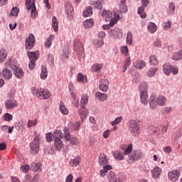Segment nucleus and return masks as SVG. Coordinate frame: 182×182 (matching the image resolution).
Wrapping results in <instances>:
<instances>
[{
    "label": "nucleus",
    "mask_w": 182,
    "mask_h": 182,
    "mask_svg": "<svg viewBox=\"0 0 182 182\" xmlns=\"http://www.w3.org/2000/svg\"><path fill=\"white\" fill-rule=\"evenodd\" d=\"M167 102V98L164 95H151L149 98V107L151 109H156L157 106H164Z\"/></svg>",
    "instance_id": "obj_1"
},
{
    "label": "nucleus",
    "mask_w": 182,
    "mask_h": 182,
    "mask_svg": "<svg viewBox=\"0 0 182 182\" xmlns=\"http://www.w3.org/2000/svg\"><path fill=\"white\" fill-rule=\"evenodd\" d=\"M102 15L107 22L110 21L111 26H114L119 21V14H117L116 11L112 13L110 11L104 10Z\"/></svg>",
    "instance_id": "obj_2"
},
{
    "label": "nucleus",
    "mask_w": 182,
    "mask_h": 182,
    "mask_svg": "<svg viewBox=\"0 0 182 182\" xmlns=\"http://www.w3.org/2000/svg\"><path fill=\"white\" fill-rule=\"evenodd\" d=\"M53 138L54 140V147L56 150H62L63 149V136L62 135V131L55 129L53 134Z\"/></svg>",
    "instance_id": "obj_3"
},
{
    "label": "nucleus",
    "mask_w": 182,
    "mask_h": 182,
    "mask_svg": "<svg viewBox=\"0 0 182 182\" xmlns=\"http://www.w3.org/2000/svg\"><path fill=\"white\" fill-rule=\"evenodd\" d=\"M38 52H33V51H28L27 55L28 57V59L30 60V63H28V68L31 70L33 69H35V67L36 66V60H38Z\"/></svg>",
    "instance_id": "obj_4"
},
{
    "label": "nucleus",
    "mask_w": 182,
    "mask_h": 182,
    "mask_svg": "<svg viewBox=\"0 0 182 182\" xmlns=\"http://www.w3.org/2000/svg\"><path fill=\"white\" fill-rule=\"evenodd\" d=\"M144 157L143 154V151L141 150H136L133 151L128 156V163H134V161H139V160H141Z\"/></svg>",
    "instance_id": "obj_5"
},
{
    "label": "nucleus",
    "mask_w": 182,
    "mask_h": 182,
    "mask_svg": "<svg viewBox=\"0 0 182 182\" xmlns=\"http://www.w3.org/2000/svg\"><path fill=\"white\" fill-rule=\"evenodd\" d=\"M129 132L132 136L137 137L140 135V126L136 121H131L129 127Z\"/></svg>",
    "instance_id": "obj_6"
},
{
    "label": "nucleus",
    "mask_w": 182,
    "mask_h": 182,
    "mask_svg": "<svg viewBox=\"0 0 182 182\" xmlns=\"http://www.w3.org/2000/svg\"><path fill=\"white\" fill-rule=\"evenodd\" d=\"M41 148L39 146V137L35 136L34 139L30 143V151L32 154H38Z\"/></svg>",
    "instance_id": "obj_7"
},
{
    "label": "nucleus",
    "mask_w": 182,
    "mask_h": 182,
    "mask_svg": "<svg viewBox=\"0 0 182 182\" xmlns=\"http://www.w3.org/2000/svg\"><path fill=\"white\" fill-rule=\"evenodd\" d=\"M26 8L28 11L31 10V18H36L37 12L36 7L35 6V3L32 2V0H26Z\"/></svg>",
    "instance_id": "obj_8"
},
{
    "label": "nucleus",
    "mask_w": 182,
    "mask_h": 182,
    "mask_svg": "<svg viewBox=\"0 0 182 182\" xmlns=\"http://www.w3.org/2000/svg\"><path fill=\"white\" fill-rule=\"evenodd\" d=\"M35 43V36H33L32 33L29 34L28 37L26 40L25 48L26 50H31V49H33Z\"/></svg>",
    "instance_id": "obj_9"
},
{
    "label": "nucleus",
    "mask_w": 182,
    "mask_h": 182,
    "mask_svg": "<svg viewBox=\"0 0 182 182\" xmlns=\"http://www.w3.org/2000/svg\"><path fill=\"white\" fill-rule=\"evenodd\" d=\"M63 132H64V139L67 141H70V143L74 145V144H77V139L76 137H70V132L69 131V129L68 127H65L63 129Z\"/></svg>",
    "instance_id": "obj_10"
},
{
    "label": "nucleus",
    "mask_w": 182,
    "mask_h": 182,
    "mask_svg": "<svg viewBox=\"0 0 182 182\" xmlns=\"http://www.w3.org/2000/svg\"><path fill=\"white\" fill-rule=\"evenodd\" d=\"M9 66L14 70L16 77H18V79H22V77H23V70L18 68V65L11 63Z\"/></svg>",
    "instance_id": "obj_11"
},
{
    "label": "nucleus",
    "mask_w": 182,
    "mask_h": 182,
    "mask_svg": "<svg viewBox=\"0 0 182 182\" xmlns=\"http://www.w3.org/2000/svg\"><path fill=\"white\" fill-rule=\"evenodd\" d=\"M142 6L138 8V14L140 17L144 18H146V13H144V8L149 5V0H141Z\"/></svg>",
    "instance_id": "obj_12"
},
{
    "label": "nucleus",
    "mask_w": 182,
    "mask_h": 182,
    "mask_svg": "<svg viewBox=\"0 0 182 182\" xmlns=\"http://www.w3.org/2000/svg\"><path fill=\"white\" fill-rule=\"evenodd\" d=\"M179 177L180 171H178V170L171 171L168 173V178L171 180V181H177Z\"/></svg>",
    "instance_id": "obj_13"
},
{
    "label": "nucleus",
    "mask_w": 182,
    "mask_h": 182,
    "mask_svg": "<svg viewBox=\"0 0 182 182\" xmlns=\"http://www.w3.org/2000/svg\"><path fill=\"white\" fill-rule=\"evenodd\" d=\"M5 107L8 110H11L18 107V102L14 99H9L5 102Z\"/></svg>",
    "instance_id": "obj_14"
},
{
    "label": "nucleus",
    "mask_w": 182,
    "mask_h": 182,
    "mask_svg": "<svg viewBox=\"0 0 182 182\" xmlns=\"http://www.w3.org/2000/svg\"><path fill=\"white\" fill-rule=\"evenodd\" d=\"M74 50L77 52V53H80V52H83V45L80 42V40L75 39L74 41Z\"/></svg>",
    "instance_id": "obj_15"
},
{
    "label": "nucleus",
    "mask_w": 182,
    "mask_h": 182,
    "mask_svg": "<svg viewBox=\"0 0 182 182\" xmlns=\"http://www.w3.org/2000/svg\"><path fill=\"white\" fill-rule=\"evenodd\" d=\"M100 85L99 87L102 90V92H107L109 89V80L107 79H101L100 80Z\"/></svg>",
    "instance_id": "obj_16"
},
{
    "label": "nucleus",
    "mask_w": 182,
    "mask_h": 182,
    "mask_svg": "<svg viewBox=\"0 0 182 182\" xmlns=\"http://www.w3.org/2000/svg\"><path fill=\"white\" fill-rule=\"evenodd\" d=\"M98 163L100 166H107L109 164V159H107V156L105 154H101L99 156Z\"/></svg>",
    "instance_id": "obj_17"
},
{
    "label": "nucleus",
    "mask_w": 182,
    "mask_h": 182,
    "mask_svg": "<svg viewBox=\"0 0 182 182\" xmlns=\"http://www.w3.org/2000/svg\"><path fill=\"white\" fill-rule=\"evenodd\" d=\"M39 97L40 99H43V100L49 99V97H50V92L48 90L40 89Z\"/></svg>",
    "instance_id": "obj_18"
},
{
    "label": "nucleus",
    "mask_w": 182,
    "mask_h": 182,
    "mask_svg": "<svg viewBox=\"0 0 182 182\" xmlns=\"http://www.w3.org/2000/svg\"><path fill=\"white\" fill-rule=\"evenodd\" d=\"M107 178L109 182H121L120 179L116 176V173L112 171L107 174Z\"/></svg>",
    "instance_id": "obj_19"
},
{
    "label": "nucleus",
    "mask_w": 182,
    "mask_h": 182,
    "mask_svg": "<svg viewBox=\"0 0 182 182\" xmlns=\"http://www.w3.org/2000/svg\"><path fill=\"white\" fill-rule=\"evenodd\" d=\"M89 102V97L87 95L84 94L81 96V100H80V107L82 109H85L86 106L87 105V102Z\"/></svg>",
    "instance_id": "obj_20"
},
{
    "label": "nucleus",
    "mask_w": 182,
    "mask_h": 182,
    "mask_svg": "<svg viewBox=\"0 0 182 182\" xmlns=\"http://www.w3.org/2000/svg\"><path fill=\"white\" fill-rule=\"evenodd\" d=\"M151 174L153 178L156 180V178H159V177H160V174H161V169L159 166H156L151 170Z\"/></svg>",
    "instance_id": "obj_21"
},
{
    "label": "nucleus",
    "mask_w": 182,
    "mask_h": 182,
    "mask_svg": "<svg viewBox=\"0 0 182 182\" xmlns=\"http://www.w3.org/2000/svg\"><path fill=\"white\" fill-rule=\"evenodd\" d=\"M117 32H119L120 35H123V31L119 28H114L108 30V34L109 36H116Z\"/></svg>",
    "instance_id": "obj_22"
},
{
    "label": "nucleus",
    "mask_w": 182,
    "mask_h": 182,
    "mask_svg": "<svg viewBox=\"0 0 182 182\" xmlns=\"http://www.w3.org/2000/svg\"><path fill=\"white\" fill-rule=\"evenodd\" d=\"M31 170L36 171V173H41L42 171L41 165L39 163H32L31 166Z\"/></svg>",
    "instance_id": "obj_23"
},
{
    "label": "nucleus",
    "mask_w": 182,
    "mask_h": 182,
    "mask_svg": "<svg viewBox=\"0 0 182 182\" xmlns=\"http://www.w3.org/2000/svg\"><path fill=\"white\" fill-rule=\"evenodd\" d=\"M95 97L100 102H105V100H107V94L98 92L95 94Z\"/></svg>",
    "instance_id": "obj_24"
},
{
    "label": "nucleus",
    "mask_w": 182,
    "mask_h": 182,
    "mask_svg": "<svg viewBox=\"0 0 182 182\" xmlns=\"http://www.w3.org/2000/svg\"><path fill=\"white\" fill-rule=\"evenodd\" d=\"M163 68L164 73L168 76L170 73H171V65H170L168 63H166L164 64Z\"/></svg>",
    "instance_id": "obj_25"
},
{
    "label": "nucleus",
    "mask_w": 182,
    "mask_h": 182,
    "mask_svg": "<svg viewBox=\"0 0 182 182\" xmlns=\"http://www.w3.org/2000/svg\"><path fill=\"white\" fill-rule=\"evenodd\" d=\"M53 39H55V35H50L44 43L46 48H50V46H52V42L53 41Z\"/></svg>",
    "instance_id": "obj_26"
},
{
    "label": "nucleus",
    "mask_w": 182,
    "mask_h": 182,
    "mask_svg": "<svg viewBox=\"0 0 182 182\" xmlns=\"http://www.w3.org/2000/svg\"><path fill=\"white\" fill-rule=\"evenodd\" d=\"M69 164L71 167H77L80 164V157L77 156L74 159H71Z\"/></svg>",
    "instance_id": "obj_27"
},
{
    "label": "nucleus",
    "mask_w": 182,
    "mask_h": 182,
    "mask_svg": "<svg viewBox=\"0 0 182 182\" xmlns=\"http://www.w3.org/2000/svg\"><path fill=\"white\" fill-rule=\"evenodd\" d=\"M119 6V11L122 14H125V12H127V5H126V0H123L122 1H120Z\"/></svg>",
    "instance_id": "obj_28"
},
{
    "label": "nucleus",
    "mask_w": 182,
    "mask_h": 182,
    "mask_svg": "<svg viewBox=\"0 0 182 182\" xmlns=\"http://www.w3.org/2000/svg\"><path fill=\"white\" fill-rule=\"evenodd\" d=\"M52 27L54 29V31L58 32L59 30V22L56 16H53L52 18Z\"/></svg>",
    "instance_id": "obj_29"
},
{
    "label": "nucleus",
    "mask_w": 182,
    "mask_h": 182,
    "mask_svg": "<svg viewBox=\"0 0 182 182\" xmlns=\"http://www.w3.org/2000/svg\"><path fill=\"white\" fill-rule=\"evenodd\" d=\"M2 75L4 79H11L12 77V72L8 68H4L2 71Z\"/></svg>",
    "instance_id": "obj_30"
},
{
    "label": "nucleus",
    "mask_w": 182,
    "mask_h": 182,
    "mask_svg": "<svg viewBox=\"0 0 182 182\" xmlns=\"http://www.w3.org/2000/svg\"><path fill=\"white\" fill-rule=\"evenodd\" d=\"M93 25H95V21L93 18L87 19L83 22V26L86 28H92Z\"/></svg>",
    "instance_id": "obj_31"
},
{
    "label": "nucleus",
    "mask_w": 182,
    "mask_h": 182,
    "mask_svg": "<svg viewBox=\"0 0 182 182\" xmlns=\"http://www.w3.org/2000/svg\"><path fill=\"white\" fill-rule=\"evenodd\" d=\"M149 65H151L152 66H156V65H159V59H157V56L155 55L149 56Z\"/></svg>",
    "instance_id": "obj_32"
},
{
    "label": "nucleus",
    "mask_w": 182,
    "mask_h": 182,
    "mask_svg": "<svg viewBox=\"0 0 182 182\" xmlns=\"http://www.w3.org/2000/svg\"><path fill=\"white\" fill-rule=\"evenodd\" d=\"M139 87L140 92H147V90H149V84H147L146 82H141Z\"/></svg>",
    "instance_id": "obj_33"
},
{
    "label": "nucleus",
    "mask_w": 182,
    "mask_h": 182,
    "mask_svg": "<svg viewBox=\"0 0 182 182\" xmlns=\"http://www.w3.org/2000/svg\"><path fill=\"white\" fill-rule=\"evenodd\" d=\"M140 99H141V102L144 104V105H147V100H149V95H147V92H140Z\"/></svg>",
    "instance_id": "obj_34"
},
{
    "label": "nucleus",
    "mask_w": 182,
    "mask_h": 182,
    "mask_svg": "<svg viewBox=\"0 0 182 182\" xmlns=\"http://www.w3.org/2000/svg\"><path fill=\"white\" fill-rule=\"evenodd\" d=\"M8 56V53L6 50L4 48H1L0 50V63H4L5 59H6V57Z\"/></svg>",
    "instance_id": "obj_35"
},
{
    "label": "nucleus",
    "mask_w": 182,
    "mask_h": 182,
    "mask_svg": "<svg viewBox=\"0 0 182 182\" xmlns=\"http://www.w3.org/2000/svg\"><path fill=\"white\" fill-rule=\"evenodd\" d=\"M134 66L136 68V69H143L146 66V62L143 60H140L134 63Z\"/></svg>",
    "instance_id": "obj_36"
},
{
    "label": "nucleus",
    "mask_w": 182,
    "mask_h": 182,
    "mask_svg": "<svg viewBox=\"0 0 182 182\" xmlns=\"http://www.w3.org/2000/svg\"><path fill=\"white\" fill-rule=\"evenodd\" d=\"M112 166L110 165H107V166H105L103 167V169L100 170V176L101 177H105V176H106V173H107V171H109V170H112Z\"/></svg>",
    "instance_id": "obj_37"
},
{
    "label": "nucleus",
    "mask_w": 182,
    "mask_h": 182,
    "mask_svg": "<svg viewBox=\"0 0 182 182\" xmlns=\"http://www.w3.org/2000/svg\"><path fill=\"white\" fill-rule=\"evenodd\" d=\"M173 60H181L182 59V50H178L176 53H174L172 55Z\"/></svg>",
    "instance_id": "obj_38"
},
{
    "label": "nucleus",
    "mask_w": 182,
    "mask_h": 182,
    "mask_svg": "<svg viewBox=\"0 0 182 182\" xmlns=\"http://www.w3.org/2000/svg\"><path fill=\"white\" fill-rule=\"evenodd\" d=\"M92 14H93V9L90 6L87 7V9L84 10L82 13V16H85V18H87V16H92Z\"/></svg>",
    "instance_id": "obj_39"
},
{
    "label": "nucleus",
    "mask_w": 182,
    "mask_h": 182,
    "mask_svg": "<svg viewBox=\"0 0 182 182\" xmlns=\"http://www.w3.org/2000/svg\"><path fill=\"white\" fill-rule=\"evenodd\" d=\"M148 31L150 33H154L157 31V26L154 23H149L148 26Z\"/></svg>",
    "instance_id": "obj_40"
},
{
    "label": "nucleus",
    "mask_w": 182,
    "mask_h": 182,
    "mask_svg": "<svg viewBox=\"0 0 182 182\" xmlns=\"http://www.w3.org/2000/svg\"><path fill=\"white\" fill-rule=\"evenodd\" d=\"M113 157H114V159H116V160H124V156H123L122 152H120V151H115L113 154Z\"/></svg>",
    "instance_id": "obj_41"
},
{
    "label": "nucleus",
    "mask_w": 182,
    "mask_h": 182,
    "mask_svg": "<svg viewBox=\"0 0 182 182\" xmlns=\"http://www.w3.org/2000/svg\"><path fill=\"white\" fill-rule=\"evenodd\" d=\"M60 111L63 114H69V109L66 108L65 106V104L63 102H60Z\"/></svg>",
    "instance_id": "obj_42"
},
{
    "label": "nucleus",
    "mask_w": 182,
    "mask_h": 182,
    "mask_svg": "<svg viewBox=\"0 0 182 182\" xmlns=\"http://www.w3.org/2000/svg\"><path fill=\"white\" fill-rule=\"evenodd\" d=\"M102 68H103V64H102V63L94 64L92 66L91 72H99V70H100V69H102Z\"/></svg>",
    "instance_id": "obj_43"
},
{
    "label": "nucleus",
    "mask_w": 182,
    "mask_h": 182,
    "mask_svg": "<svg viewBox=\"0 0 182 182\" xmlns=\"http://www.w3.org/2000/svg\"><path fill=\"white\" fill-rule=\"evenodd\" d=\"M41 79H43V80L48 77V69L43 65L41 66Z\"/></svg>",
    "instance_id": "obj_44"
},
{
    "label": "nucleus",
    "mask_w": 182,
    "mask_h": 182,
    "mask_svg": "<svg viewBox=\"0 0 182 182\" xmlns=\"http://www.w3.org/2000/svg\"><path fill=\"white\" fill-rule=\"evenodd\" d=\"M157 70H158L157 68H150L146 73V76H148L149 77H153V76H154L156 73H157Z\"/></svg>",
    "instance_id": "obj_45"
},
{
    "label": "nucleus",
    "mask_w": 182,
    "mask_h": 182,
    "mask_svg": "<svg viewBox=\"0 0 182 182\" xmlns=\"http://www.w3.org/2000/svg\"><path fill=\"white\" fill-rule=\"evenodd\" d=\"M174 11H176V5H174L173 3H170L167 11L168 15H173L174 14Z\"/></svg>",
    "instance_id": "obj_46"
},
{
    "label": "nucleus",
    "mask_w": 182,
    "mask_h": 182,
    "mask_svg": "<svg viewBox=\"0 0 182 182\" xmlns=\"http://www.w3.org/2000/svg\"><path fill=\"white\" fill-rule=\"evenodd\" d=\"M38 124V120L36 119H28L27 122V127L31 129V127H35Z\"/></svg>",
    "instance_id": "obj_47"
},
{
    "label": "nucleus",
    "mask_w": 182,
    "mask_h": 182,
    "mask_svg": "<svg viewBox=\"0 0 182 182\" xmlns=\"http://www.w3.org/2000/svg\"><path fill=\"white\" fill-rule=\"evenodd\" d=\"M102 0H97L96 1H91V5H94L95 8L96 9H101L102 4Z\"/></svg>",
    "instance_id": "obj_48"
},
{
    "label": "nucleus",
    "mask_w": 182,
    "mask_h": 182,
    "mask_svg": "<svg viewBox=\"0 0 182 182\" xmlns=\"http://www.w3.org/2000/svg\"><path fill=\"white\" fill-rule=\"evenodd\" d=\"M132 42H133V34L131 31H129L127 35V45H132Z\"/></svg>",
    "instance_id": "obj_49"
},
{
    "label": "nucleus",
    "mask_w": 182,
    "mask_h": 182,
    "mask_svg": "<svg viewBox=\"0 0 182 182\" xmlns=\"http://www.w3.org/2000/svg\"><path fill=\"white\" fill-rule=\"evenodd\" d=\"M132 150H133V145L129 144L128 146L124 149V154L125 156H129L132 153Z\"/></svg>",
    "instance_id": "obj_50"
},
{
    "label": "nucleus",
    "mask_w": 182,
    "mask_h": 182,
    "mask_svg": "<svg viewBox=\"0 0 182 182\" xmlns=\"http://www.w3.org/2000/svg\"><path fill=\"white\" fill-rule=\"evenodd\" d=\"M19 13V9L17 7H14L10 13L11 16H18V14Z\"/></svg>",
    "instance_id": "obj_51"
},
{
    "label": "nucleus",
    "mask_w": 182,
    "mask_h": 182,
    "mask_svg": "<svg viewBox=\"0 0 182 182\" xmlns=\"http://www.w3.org/2000/svg\"><path fill=\"white\" fill-rule=\"evenodd\" d=\"M122 120H123V118L122 117H119L116 118L112 122H111V124L112 126H116V124L122 123Z\"/></svg>",
    "instance_id": "obj_52"
},
{
    "label": "nucleus",
    "mask_w": 182,
    "mask_h": 182,
    "mask_svg": "<svg viewBox=\"0 0 182 182\" xmlns=\"http://www.w3.org/2000/svg\"><path fill=\"white\" fill-rule=\"evenodd\" d=\"M78 114L81 119H86L87 117V112L83 111L82 109H79Z\"/></svg>",
    "instance_id": "obj_53"
},
{
    "label": "nucleus",
    "mask_w": 182,
    "mask_h": 182,
    "mask_svg": "<svg viewBox=\"0 0 182 182\" xmlns=\"http://www.w3.org/2000/svg\"><path fill=\"white\" fill-rule=\"evenodd\" d=\"M20 168L21 171H23V173H28V171L31 170V166H29V165H23Z\"/></svg>",
    "instance_id": "obj_54"
},
{
    "label": "nucleus",
    "mask_w": 182,
    "mask_h": 182,
    "mask_svg": "<svg viewBox=\"0 0 182 182\" xmlns=\"http://www.w3.org/2000/svg\"><path fill=\"white\" fill-rule=\"evenodd\" d=\"M85 79H86V77L82 75V73H78V75H77L78 82H81V83H85Z\"/></svg>",
    "instance_id": "obj_55"
},
{
    "label": "nucleus",
    "mask_w": 182,
    "mask_h": 182,
    "mask_svg": "<svg viewBox=\"0 0 182 182\" xmlns=\"http://www.w3.org/2000/svg\"><path fill=\"white\" fill-rule=\"evenodd\" d=\"M154 46L156 48H160V46H161V41L160 40V38H156L154 41Z\"/></svg>",
    "instance_id": "obj_56"
},
{
    "label": "nucleus",
    "mask_w": 182,
    "mask_h": 182,
    "mask_svg": "<svg viewBox=\"0 0 182 182\" xmlns=\"http://www.w3.org/2000/svg\"><path fill=\"white\" fill-rule=\"evenodd\" d=\"M65 9L67 11L68 15H72V12H73V7L72 6H66Z\"/></svg>",
    "instance_id": "obj_57"
},
{
    "label": "nucleus",
    "mask_w": 182,
    "mask_h": 182,
    "mask_svg": "<svg viewBox=\"0 0 182 182\" xmlns=\"http://www.w3.org/2000/svg\"><path fill=\"white\" fill-rule=\"evenodd\" d=\"M46 139L47 141H52V140H53V134H52V132L46 134Z\"/></svg>",
    "instance_id": "obj_58"
},
{
    "label": "nucleus",
    "mask_w": 182,
    "mask_h": 182,
    "mask_svg": "<svg viewBox=\"0 0 182 182\" xmlns=\"http://www.w3.org/2000/svg\"><path fill=\"white\" fill-rule=\"evenodd\" d=\"M12 119H13L12 114L9 113H6L4 114V119L6 120V122H11Z\"/></svg>",
    "instance_id": "obj_59"
},
{
    "label": "nucleus",
    "mask_w": 182,
    "mask_h": 182,
    "mask_svg": "<svg viewBox=\"0 0 182 182\" xmlns=\"http://www.w3.org/2000/svg\"><path fill=\"white\" fill-rule=\"evenodd\" d=\"M111 132L112 131L109 129L105 131L104 133L102 134V136L104 137V139H107L109 136H110Z\"/></svg>",
    "instance_id": "obj_60"
},
{
    "label": "nucleus",
    "mask_w": 182,
    "mask_h": 182,
    "mask_svg": "<svg viewBox=\"0 0 182 182\" xmlns=\"http://www.w3.org/2000/svg\"><path fill=\"white\" fill-rule=\"evenodd\" d=\"M173 149H171V146H166L164 148V153H166V154H170Z\"/></svg>",
    "instance_id": "obj_61"
},
{
    "label": "nucleus",
    "mask_w": 182,
    "mask_h": 182,
    "mask_svg": "<svg viewBox=\"0 0 182 182\" xmlns=\"http://www.w3.org/2000/svg\"><path fill=\"white\" fill-rule=\"evenodd\" d=\"M122 53H124L125 56H129V48H127V46L122 47Z\"/></svg>",
    "instance_id": "obj_62"
},
{
    "label": "nucleus",
    "mask_w": 182,
    "mask_h": 182,
    "mask_svg": "<svg viewBox=\"0 0 182 182\" xmlns=\"http://www.w3.org/2000/svg\"><path fill=\"white\" fill-rule=\"evenodd\" d=\"M171 28V21H168L164 23V28L167 31L168 29H170Z\"/></svg>",
    "instance_id": "obj_63"
},
{
    "label": "nucleus",
    "mask_w": 182,
    "mask_h": 182,
    "mask_svg": "<svg viewBox=\"0 0 182 182\" xmlns=\"http://www.w3.org/2000/svg\"><path fill=\"white\" fill-rule=\"evenodd\" d=\"M65 182H73V175L69 174L65 179Z\"/></svg>",
    "instance_id": "obj_64"
}]
</instances>
